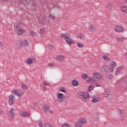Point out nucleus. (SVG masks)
<instances>
[{
    "instance_id": "nucleus-1",
    "label": "nucleus",
    "mask_w": 127,
    "mask_h": 127,
    "mask_svg": "<svg viewBox=\"0 0 127 127\" xmlns=\"http://www.w3.org/2000/svg\"><path fill=\"white\" fill-rule=\"evenodd\" d=\"M64 40L68 45L74 44V41L71 38V34L70 33H65L64 34Z\"/></svg>"
},
{
    "instance_id": "nucleus-2",
    "label": "nucleus",
    "mask_w": 127,
    "mask_h": 127,
    "mask_svg": "<svg viewBox=\"0 0 127 127\" xmlns=\"http://www.w3.org/2000/svg\"><path fill=\"white\" fill-rule=\"evenodd\" d=\"M78 95L79 98L82 100V101H86L89 98V93L87 92H83L81 90L78 91Z\"/></svg>"
},
{
    "instance_id": "nucleus-3",
    "label": "nucleus",
    "mask_w": 127,
    "mask_h": 127,
    "mask_svg": "<svg viewBox=\"0 0 127 127\" xmlns=\"http://www.w3.org/2000/svg\"><path fill=\"white\" fill-rule=\"evenodd\" d=\"M82 78L83 79H85L86 81H88L89 82H90L91 83H96V81H95V78L93 77H91L86 74H83L82 75Z\"/></svg>"
},
{
    "instance_id": "nucleus-4",
    "label": "nucleus",
    "mask_w": 127,
    "mask_h": 127,
    "mask_svg": "<svg viewBox=\"0 0 127 127\" xmlns=\"http://www.w3.org/2000/svg\"><path fill=\"white\" fill-rule=\"evenodd\" d=\"M88 29L89 32L91 33H94V32H96L97 31V28H96V26L93 24H89Z\"/></svg>"
},
{
    "instance_id": "nucleus-5",
    "label": "nucleus",
    "mask_w": 127,
    "mask_h": 127,
    "mask_svg": "<svg viewBox=\"0 0 127 127\" xmlns=\"http://www.w3.org/2000/svg\"><path fill=\"white\" fill-rule=\"evenodd\" d=\"M12 94H14V95H16V96H18V97H21L22 95H23V92L20 89H18L17 90H13L11 91Z\"/></svg>"
},
{
    "instance_id": "nucleus-6",
    "label": "nucleus",
    "mask_w": 127,
    "mask_h": 127,
    "mask_svg": "<svg viewBox=\"0 0 127 127\" xmlns=\"http://www.w3.org/2000/svg\"><path fill=\"white\" fill-rule=\"evenodd\" d=\"M57 100L61 103L64 102V98L63 97V94L59 93L57 95Z\"/></svg>"
},
{
    "instance_id": "nucleus-7",
    "label": "nucleus",
    "mask_w": 127,
    "mask_h": 127,
    "mask_svg": "<svg viewBox=\"0 0 127 127\" xmlns=\"http://www.w3.org/2000/svg\"><path fill=\"white\" fill-rule=\"evenodd\" d=\"M93 76L95 79H98L99 81H103L104 78L102 76H100V74L99 72H94L93 73Z\"/></svg>"
},
{
    "instance_id": "nucleus-8",
    "label": "nucleus",
    "mask_w": 127,
    "mask_h": 127,
    "mask_svg": "<svg viewBox=\"0 0 127 127\" xmlns=\"http://www.w3.org/2000/svg\"><path fill=\"white\" fill-rule=\"evenodd\" d=\"M117 64L116 62H112L110 64V67H109V72H111V73H113L114 72V69L116 67Z\"/></svg>"
},
{
    "instance_id": "nucleus-9",
    "label": "nucleus",
    "mask_w": 127,
    "mask_h": 127,
    "mask_svg": "<svg viewBox=\"0 0 127 127\" xmlns=\"http://www.w3.org/2000/svg\"><path fill=\"white\" fill-rule=\"evenodd\" d=\"M8 103L10 105H13L14 101L15 100V97L13 95H10L8 97Z\"/></svg>"
},
{
    "instance_id": "nucleus-10",
    "label": "nucleus",
    "mask_w": 127,
    "mask_h": 127,
    "mask_svg": "<svg viewBox=\"0 0 127 127\" xmlns=\"http://www.w3.org/2000/svg\"><path fill=\"white\" fill-rule=\"evenodd\" d=\"M15 32L17 34V35L20 36L22 35L23 33H25V32H26V31L25 30L21 29H15Z\"/></svg>"
},
{
    "instance_id": "nucleus-11",
    "label": "nucleus",
    "mask_w": 127,
    "mask_h": 127,
    "mask_svg": "<svg viewBox=\"0 0 127 127\" xmlns=\"http://www.w3.org/2000/svg\"><path fill=\"white\" fill-rule=\"evenodd\" d=\"M124 27L121 25H117L116 27H115V31H116V32H124Z\"/></svg>"
},
{
    "instance_id": "nucleus-12",
    "label": "nucleus",
    "mask_w": 127,
    "mask_h": 127,
    "mask_svg": "<svg viewBox=\"0 0 127 127\" xmlns=\"http://www.w3.org/2000/svg\"><path fill=\"white\" fill-rule=\"evenodd\" d=\"M14 109H13V108H11L8 113V116L9 118L12 119V118H14Z\"/></svg>"
},
{
    "instance_id": "nucleus-13",
    "label": "nucleus",
    "mask_w": 127,
    "mask_h": 127,
    "mask_svg": "<svg viewBox=\"0 0 127 127\" xmlns=\"http://www.w3.org/2000/svg\"><path fill=\"white\" fill-rule=\"evenodd\" d=\"M106 8L107 9H110V10H112L115 7V4L114 3L110 2L108 3L105 6Z\"/></svg>"
},
{
    "instance_id": "nucleus-14",
    "label": "nucleus",
    "mask_w": 127,
    "mask_h": 127,
    "mask_svg": "<svg viewBox=\"0 0 127 127\" xmlns=\"http://www.w3.org/2000/svg\"><path fill=\"white\" fill-rule=\"evenodd\" d=\"M78 121L83 125H87L88 121L85 118H81L78 119Z\"/></svg>"
},
{
    "instance_id": "nucleus-15",
    "label": "nucleus",
    "mask_w": 127,
    "mask_h": 127,
    "mask_svg": "<svg viewBox=\"0 0 127 127\" xmlns=\"http://www.w3.org/2000/svg\"><path fill=\"white\" fill-rule=\"evenodd\" d=\"M49 106L45 104L44 105V111L45 112V113H47L48 112H49V113H50L51 114H52V111L50 110V109H49Z\"/></svg>"
},
{
    "instance_id": "nucleus-16",
    "label": "nucleus",
    "mask_w": 127,
    "mask_h": 127,
    "mask_svg": "<svg viewBox=\"0 0 127 127\" xmlns=\"http://www.w3.org/2000/svg\"><path fill=\"white\" fill-rule=\"evenodd\" d=\"M71 84L73 87H78V86H79V82H78L76 79L73 80L71 81Z\"/></svg>"
},
{
    "instance_id": "nucleus-17",
    "label": "nucleus",
    "mask_w": 127,
    "mask_h": 127,
    "mask_svg": "<svg viewBox=\"0 0 127 127\" xmlns=\"http://www.w3.org/2000/svg\"><path fill=\"white\" fill-rule=\"evenodd\" d=\"M38 21L41 24H44V20H45V16L40 17L38 18Z\"/></svg>"
},
{
    "instance_id": "nucleus-18",
    "label": "nucleus",
    "mask_w": 127,
    "mask_h": 127,
    "mask_svg": "<svg viewBox=\"0 0 127 127\" xmlns=\"http://www.w3.org/2000/svg\"><path fill=\"white\" fill-rule=\"evenodd\" d=\"M21 46H27L28 45V42L26 40H23L20 42Z\"/></svg>"
},
{
    "instance_id": "nucleus-19",
    "label": "nucleus",
    "mask_w": 127,
    "mask_h": 127,
    "mask_svg": "<svg viewBox=\"0 0 127 127\" xmlns=\"http://www.w3.org/2000/svg\"><path fill=\"white\" fill-rule=\"evenodd\" d=\"M109 66L106 65H104L101 67V71H105L106 72H109Z\"/></svg>"
},
{
    "instance_id": "nucleus-20",
    "label": "nucleus",
    "mask_w": 127,
    "mask_h": 127,
    "mask_svg": "<svg viewBox=\"0 0 127 127\" xmlns=\"http://www.w3.org/2000/svg\"><path fill=\"white\" fill-rule=\"evenodd\" d=\"M21 26V23L19 21L17 23L14 24V27L15 29H19L20 27Z\"/></svg>"
},
{
    "instance_id": "nucleus-21",
    "label": "nucleus",
    "mask_w": 127,
    "mask_h": 127,
    "mask_svg": "<svg viewBox=\"0 0 127 127\" xmlns=\"http://www.w3.org/2000/svg\"><path fill=\"white\" fill-rule=\"evenodd\" d=\"M115 39H116V40H117V41H119V42H123V41L125 40V38L120 37L119 36H116L115 37Z\"/></svg>"
},
{
    "instance_id": "nucleus-22",
    "label": "nucleus",
    "mask_w": 127,
    "mask_h": 127,
    "mask_svg": "<svg viewBox=\"0 0 127 127\" xmlns=\"http://www.w3.org/2000/svg\"><path fill=\"white\" fill-rule=\"evenodd\" d=\"M56 59L59 61H63V60H64V58L62 55L57 56Z\"/></svg>"
},
{
    "instance_id": "nucleus-23",
    "label": "nucleus",
    "mask_w": 127,
    "mask_h": 127,
    "mask_svg": "<svg viewBox=\"0 0 127 127\" xmlns=\"http://www.w3.org/2000/svg\"><path fill=\"white\" fill-rule=\"evenodd\" d=\"M75 127H83L82 124L79 122V120H78V122L75 124L74 125Z\"/></svg>"
},
{
    "instance_id": "nucleus-24",
    "label": "nucleus",
    "mask_w": 127,
    "mask_h": 127,
    "mask_svg": "<svg viewBox=\"0 0 127 127\" xmlns=\"http://www.w3.org/2000/svg\"><path fill=\"white\" fill-rule=\"evenodd\" d=\"M103 58L104 60L106 61V62H110V61H111V59H110V58H108L107 56H103Z\"/></svg>"
},
{
    "instance_id": "nucleus-25",
    "label": "nucleus",
    "mask_w": 127,
    "mask_h": 127,
    "mask_svg": "<svg viewBox=\"0 0 127 127\" xmlns=\"http://www.w3.org/2000/svg\"><path fill=\"white\" fill-rule=\"evenodd\" d=\"M117 111L119 115H124V114L126 113L124 109H118Z\"/></svg>"
},
{
    "instance_id": "nucleus-26",
    "label": "nucleus",
    "mask_w": 127,
    "mask_h": 127,
    "mask_svg": "<svg viewBox=\"0 0 127 127\" xmlns=\"http://www.w3.org/2000/svg\"><path fill=\"white\" fill-rule=\"evenodd\" d=\"M92 102H93V103H99V102H100V98H92Z\"/></svg>"
},
{
    "instance_id": "nucleus-27",
    "label": "nucleus",
    "mask_w": 127,
    "mask_h": 127,
    "mask_svg": "<svg viewBox=\"0 0 127 127\" xmlns=\"http://www.w3.org/2000/svg\"><path fill=\"white\" fill-rule=\"evenodd\" d=\"M77 36L80 39H83L84 38V35L82 33H78L77 34Z\"/></svg>"
},
{
    "instance_id": "nucleus-28",
    "label": "nucleus",
    "mask_w": 127,
    "mask_h": 127,
    "mask_svg": "<svg viewBox=\"0 0 127 127\" xmlns=\"http://www.w3.org/2000/svg\"><path fill=\"white\" fill-rule=\"evenodd\" d=\"M95 88V85L91 84L89 86L88 92H91L92 91V89H94Z\"/></svg>"
},
{
    "instance_id": "nucleus-29",
    "label": "nucleus",
    "mask_w": 127,
    "mask_h": 127,
    "mask_svg": "<svg viewBox=\"0 0 127 127\" xmlns=\"http://www.w3.org/2000/svg\"><path fill=\"white\" fill-rule=\"evenodd\" d=\"M77 46L79 48H83V47H85V45H84L83 44H81L80 43H77Z\"/></svg>"
},
{
    "instance_id": "nucleus-30",
    "label": "nucleus",
    "mask_w": 127,
    "mask_h": 127,
    "mask_svg": "<svg viewBox=\"0 0 127 127\" xmlns=\"http://www.w3.org/2000/svg\"><path fill=\"white\" fill-rule=\"evenodd\" d=\"M23 3L24 5H28L29 4V0H23Z\"/></svg>"
},
{
    "instance_id": "nucleus-31",
    "label": "nucleus",
    "mask_w": 127,
    "mask_h": 127,
    "mask_svg": "<svg viewBox=\"0 0 127 127\" xmlns=\"http://www.w3.org/2000/svg\"><path fill=\"white\" fill-rule=\"evenodd\" d=\"M123 81H124L125 84H127V76L121 79V82Z\"/></svg>"
},
{
    "instance_id": "nucleus-32",
    "label": "nucleus",
    "mask_w": 127,
    "mask_h": 127,
    "mask_svg": "<svg viewBox=\"0 0 127 127\" xmlns=\"http://www.w3.org/2000/svg\"><path fill=\"white\" fill-rule=\"evenodd\" d=\"M32 62H33V61L30 58H29L26 60V63H27V64H31Z\"/></svg>"
},
{
    "instance_id": "nucleus-33",
    "label": "nucleus",
    "mask_w": 127,
    "mask_h": 127,
    "mask_svg": "<svg viewBox=\"0 0 127 127\" xmlns=\"http://www.w3.org/2000/svg\"><path fill=\"white\" fill-rule=\"evenodd\" d=\"M121 10H122V11H124V12H126V13H127V7L123 6V7H121Z\"/></svg>"
},
{
    "instance_id": "nucleus-34",
    "label": "nucleus",
    "mask_w": 127,
    "mask_h": 127,
    "mask_svg": "<svg viewBox=\"0 0 127 127\" xmlns=\"http://www.w3.org/2000/svg\"><path fill=\"white\" fill-rule=\"evenodd\" d=\"M21 116L25 118L28 116V114L26 112H22L21 114Z\"/></svg>"
},
{
    "instance_id": "nucleus-35",
    "label": "nucleus",
    "mask_w": 127,
    "mask_h": 127,
    "mask_svg": "<svg viewBox=\"0 0 127 127\" xmlns=\"http://www.w3.org/2000/svg\"><path fill=\"white\" fill-rule=\"evenodd\" d=\"M106 97L108 98V100H112V99H113L112 95H111L110 93H108Z\"/></svg>"
},
{
    "instance_id": "nucleus-36",
    "label": "nucleus",
    "mask_w": 127,
    "mask_h": 127,
    "mask_svg": "<svg viewBox=\"0 0 127 127\" xmlns=\"http://www.w3.org/2000/svg\"><path fill=\"white\" fill-rule=\"evenodd\" d=\"M21 87L23 90H26L27 89V85H25V84H22Z\"/></svg>"
},
{
    "instance_id": "nucleus-37",
    "label": "nucleus",
    "mask_w": 127,
    "mask_h": 127,
    "mask_svg": "<svg viewBox=\"0 0 127 127\" xmlns=\"http://www.w3.org/2000/svg\"><path fill=\"white\" fill-rule=\"evenodd\" d=\"M120 73H121V71L117 68V69L116 70V72H115L116 76H118V75H119V74H120Z\"/></svg>"
},
{
    "instance_id": "nucleus-38",
    "label": "nucleus",
    "mask_w": 127,
    "mask_h": 127,
    "mask_svg": "<svg viewBox=\"0 0 127 127\" xmlns=\"http://www.w3.org/2000/svg\"><path fill=\"white\" fill-rule=\"evenodd\" d=\"M49 17L51 19H55V16H53L52 14H50Z\"/></svg>"
},
{
    "instance_id": "nucleus-39",
    "label": "nucleus",
    "mask_w": 127,
    "mask_h": 127,
    "mask_svg": "<svg viewBox=\"0 0 127 127\" xmlns=\"http://www.w3.org/2000/svg\"><path fill=\"white\" fill-rule=\"evenodd\" d=\"M118 70H119V71H120V72L122 71V70H123V69H124V66H120L118 67H117Z\"/></svg>"
},
{
    "instance_id": "nucleus-40",
    "label": "nucleus",
    "mask_w": 127,
    "mask_h": 127,
    "mask_svg": "<svg viewBox=\"0 0 127 127\" xmlns=\"http://www.w3.org/2000/svg\"><path fill=\"white\" fill-rule=\"evenodd\" d=\"M108 78L109 80H112L114 78L113 74H109L108 76Z\"/></svg>"
},
{
    "instance_id": "nucleus-41",
    "label": "nucleus",
    "mask_w": 127,
    "mask_h": 127,
    "mask_svg": "<svg viewBox=\"0 0 127 127\" xmlns=\"http://www.w3.org/2000/svg\"><path fill=\"white\" fill-rule=\"evenodd\" d=\"M30 34H31L32 36H34L35 35V32L33 31H30Z\"/></svg>"
},
{
    "instance_id": "nucleus-42",
    "label": "nucleus",
    "mask_w": 127,
    "mask_h": 127,
    "mask_svg": "<svg viewBox=\"0 0 127 127\" xmlns=\"http://www.w3.org/2000/svg\"><path fill=\"white\" fill-rule=\"evenodd\" d=\"M95 83H92L93 84H96V87H101V85L99 84V83H97V81H96V79H95Z\"/></svg>"
},
{
    "instance_id": "nucleus-43",
    "label": "nucleus",
    "mask_w": 127,
    "mask_h": 127,
    "mask_svg": "<svg viewBox=\"0 0 127 127\" xmlns=\"http://www.w3.org/2000/svg\"><path fill=\"white\" fill-rule=\"evenodd\" d=\"M47 47L49 49H52V48H53V46H52V45H49L47 46Z\"/></svg>"
},
{
    "instance_id": "nucleus-44",
    "label": "nucleus",
    "mask_w": 127,
    "mask_h": 127,
    "mask_svg": "<svg viewBox=\"0 0 127 127\" xmlns=\"http://www.w3.org/2000/svg\"><path fill=\"white\" fill-rule=\"evenodd\" d=\"M44 85H45V86H49V82L48 81H44L43 82Z\"/></svg>"
},
{
    "instance_id": "nucleus-45",
    "label": "nucleus",
    "mask_w": 127,
    "mask_h": 127,
    "mask_svg": "<svg viewBox=\"0 0 127 127\" xmlns=\"http://www.w3.org/2000/svg\"><path fill=\"white\" fill-rule=\"evenodd\" d=\"M45 31L44 30V29H40V34H42V33H43V32H44Z\"/></svg>"
},
{
    "instance_id": "nucleus-46",
    "label": "nucleus",
    "mask_w": 127,
    "mask_h": 127,
    "mask_svg": "<svg viewBox=\"0 0 127 127\" xmlns=\"http://www.w3.org/2000/svg\"><path fill=\"white\" fill-rule=\"evenodd\" d=\"M38 126L40 127H43V124H42V122H39Z\"/></svg>"
},
{
    "instance_id": "nucleus-47",
    "label": "nucleus",
    "mask_w": 127,
    "mask_h": 127,
    "mask_svg": "<svg viewBox=\"0 0 127 127\" xmlns=\"http://www.w3.org/2000/svg\"><path fill=\"white\" fill-rule=\"evenodd\" d=\"M98 120H99V117L98 116H97L94 118V122H98Z\"/></svg>"
},
{
    "instance_id": "nucleus-48",
    "label": "nucleus",
    "mask_w": 127,
    "mask_h": 127,
    "mask_svg": "<svg viewBox=\"0 0 127 127\" xmlns=\"http://www.w3.org/2000/svg\"><path fill=\"white\" fill-rule=\"evenodd\" d=\"M48 67H53V64H52L51 63L49 64Z\"/></svg>"
},
{
    "instance_id": "nucleus-49",
    "label": "nucleus",
    "mask_w": 127,
    "mask_h": 127,
    "mask_svg": "<svg viewBox=\"0 0 127 127\" xmlns=\"http://www.w3.org/2000/svg\"><path fill=\"white\" fill-rule=\"evenodd\" d=\"M60 91H61V92H64V88L63 87H61L60 89Z\"/></svg>"
},
{
    "instance_id": "nucleus-50",
    "label": "nucleus",
    "mask_w": 127,
    "mask_h": 127,
    "mask_svg": "<svg viewBox=\"0 0 127 127\" xmlns=\"http://www.w3.org/2000/svg\"><path fill=\"white\" fill-rule=\"evenodd\" d=\"M46 127H54L51 126V125H49V124H47L46 125Z\"/></svg>"
},
{
    "instance_id": "nucleus-51",
    "label": "nucleus",
    "mask_w": 127,
    "mask_h": 127,
    "mask_svg": "<svg viewBox=\"0 0 127 127\" xmlns=\"http://www.w3.org/2000/svg\"><path fill=\"white\" fill-rule=\"evenodd\" d=\"M3 45V44L1 41H0V47H1Z\"/></svg>"
},
{
    "instance_id": "nucleus-52",
    "label": "nucleus",
    "mask_w": 127,
    "mask_h": 127,
    "mask_svg": "<svg viewBox=\"0 0 127 127\" xmlns=\"http://www.w3.org/2000/svg\"><path fill=\"white\" fill-rule=\"evenodd\" d=\"M61 37H62V38H64V34H62L61 35Z\"/></svg>"
},
{
    "instance_id": "nucleus-53",
    "label": "nucleus",
    "mask_w": 127,
    "mask_h": 127,
    "mask_svg": "<svg viewBox=\"0 0 127 127\" xmlns=\"http://www.w3.org/2000/svg\"><path fill=\"white\" fill-rule=\"evenodd\" d=\"M43 90H44V91H46V87H44L43 88Z\"/></svg>"
},
{
    "instance_id": "nucleus-54",
    "label": "nucleus",
    "mask_w": 127,
    "mask_h": 127,
    "mask_svg": "<svg viewBox=\"0 0 127 127\" xmlns=\"http://www.w3.org/2000/svg\"><path fill=\"white\" fill-rule=\"evenodd\" d=\"M1 1H7L8 0H1Z\"/></svg>"
},
{
    "instance_id": "nucleus-55",
    "label": "nucleus",
    "mask_w": 127,
    "mask_h": 127,
    "mask_svg": "<svg viewBox=\"0 0 127 127\" xmlns=\"http://www.w3.org/2000/svg\"><path fill=\"white\" fill-rule=\"evenodd\" d=\"M59 124H60L61 126V125H62V124H61V121L59 122Z\"/></svg>"
},
{
    "instance_id": "nucleus-56",
    "label": "nucleus",
    "mask_w": 127,
    "mask_h": 127,
    "mask_svg": "<svg viewBox=\"0 0 127 127\" xmlns=\"http://www.w3.org/2000/svg\"><path fill=\"white\" fill-rule=\"evenodd\" d=\"M3 112L2 111H0V114H2Z\"/></svg>"
},
{
    "instance_id": "nucleus-57",
    "label": "nucleus",
    "mask_w": 127,
    "mask_h": 127,
    "mask_svg": "<svg viewBox=\"0 0 127 127\" xmlns=\"http://www.w3.org/2000/svg\"><path fill=\"white\" fill-rule=\"evenodd\" d=\"M62 126V127H64V124H63Z\"/></svg>"
},
{
    "instance_id": "nucleus-58",
    "label": "nucleus",
    "mask_w": 127,
    "mask_h": 127,
    "mask_svg": "<svg viewBox=\"0 0 127 127\" xmlns=\"http://www.w3.org/2000/svg\"><path fill=\"white\" fill-rule=\"evenodd\" d=\"M125 0V2H127V0Z\"/></svg>"
},
{
    "instance_id": "nucleus-59",
    "label": "nucleus",
    "mask_w": 127,
    "mask_h": 127,
    "mask_svg": "<svg viewBox=\"0 0 127 127\" xmlns=\"http://www.w3.org/2000/svg\"><path fill=\"white\" fill-rule=\"evenodd\" d=\"M64 99H66V96H64Z\"/></svg>"
},
{
    "instance_id": "nucleus-60",
    "label": "nucleus",
    "mask_w": 127,
    "mask_h": 127,
    "mask_svg": "<svg viewBox=\"0 0 127 127\" xmlns=\"http://www.w3.org/2000/svg\"><path fill=\"white\" fill-rule=\"evenodd\" d=\"M64 93H66V90H64Z\"/></svg>"
},
{
    "instance_id": "nucleus-61",
    "label": "nucleus",
    "mask_w": 127,
    "mask_h": 127,
    "mask_svg": "<svg viewBox=\"0 0 127 127\" xmlns=\"http://www.w3.org/2000/svg\"><path fill=\"white\" fill-rule=\"evenodd\" d=\"M122 121H125V119H121Z\"/></svg>"
}]
</instances>
